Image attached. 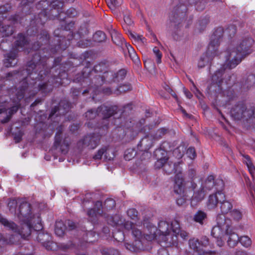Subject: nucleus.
Segmentation results:
<instances>
[{
    "label": "nucleus",
    "instance_id": "864d4df0",
    "mask_svg": "<svg viewBox=\"0 0 255 255\" xmlns=\"http://www.w3.org/2000/svg\"><path fill=\"white\" fill-rule=\"evenodd\" d=\"M135 155V152L133 149H128L126 151L124 158L126 160H130Z\"/></svg>",
    "mask_w": 255,
    "mask_h": 255
},
{
    "label": "nucleus",
    "instance_id": "680f3d73",
    "mask_svg": "<svg viewBox=\"0 0 255 255\" xmlns=\"http://www.w3.org/2000/svg\"><path fill=\"white\" fill-rule=\"evenodd\" d=\"M186 11V7L185 5H180L178 6L175 9V12L176 13H178V16L181 13V16L183 15L184 13Z\"/></svg>",
    "mask_w": 255,
    "mask_h": 255
},
{
    "label": "nucleus",
    "instance_id": "e2e57ef3",
    "mask_svg": "<svg viewBox=\"0 0 255 255\" xmlns=\"http://www.w3.org/2000/svg\"><path fill=\"white\" fill-rule=\"evenodd\" d=\"M200 243L201 244V246L204 247H206L209 246V239L206 236L203 237L201 238Z\"/></svg>",
    "mask_w": 255,
    "mask_h": 255
},
{
    "label": "nucleus",
    "instance_id": "58836bf2",
    "mask_svg": "<svg viewBox=\"0 0 255 255\" xmlns=\"http://www.w3.org/2000/svg\"><path fill=\"white\" fill-rule=\"evenodd\" d=\"M106 36L102 31H97L93 35V39L97 42H102L105 41Z\"/></svg>",
    "mask_w": 255,
    "mask_h": 255
},
{
    "label": "nucleus",
    "instance_id": "412c9836",
    "mask_svg": "<svg viewBox=\"0 0 255 255\" xmlns=\"http://www.w3.org/2000/svg\"><path fill=\"white\" fill-rule=\"evenodd\" d=\"M171 226L172 227V236H176L177 246L178 245V237L180 236L183 240H186L188 236V233L185 231H181L180 229L179 223L176 220H174L171 222Z\"/></svg>",
    "mask_w": 255,
    "mask_h": 255
},
{
    "label": "nucleus",
    "instance_id": "c03bdc74",
    "mask_svg": "<svg viewBox=\"0 0 255 255\" xmlns=\"http://www.w3.org/2000/svg\"><path fill=\"white\" fill-rule=\"evenodd\" d=\"M108 5L112 10H115L119 6L121 3V0H106Z\"/></svg>",
    "mask_w": 255,
    "mask_h": 255
},
{
    "label": "nucleus",
    "instance_id": "f3484780",
    "mask_svg": "<svg viewBox=\"0 0 255 255\" xmlns=\"http://www.w3.org/2000/svg\"><path fill=\"white\" fill-rule=\"evenodd\" d=\"M102 203L100 201L96 202L94 205V208L89 210L87 212V215L88 216L89 220L95 224L97 223L99 219L102 217Z\"/></svg>",
    "mask_w": 255,
    "mask_h": 255
},
{
    "label": "nucleus",
    "instance_id": "79ce46f5",
    "mask_svg": "<svg viewBox=\"0 0 255 255\" xmlns=\"http://www.w3.org/2000/svg\"><path fill=\"white\" fill-rule=\"evenodd\" d=\"M239 242L246 248L250 247L252 244L251 239L247 236H243L239 238Z\"/></svg>",
    "mask_w": 255,
    "mask_h": 255
},
{
    "label": "nucleus",
    "instance_id": "7ed1b4c3",
    "mask_svg": "<svg viewBox=\"0 0 255 255\" xmlns=\"http://www.w3.org/2000/svg\"><path fill=\"white\" fill-rule=\"evenodd\" d=\"M143 225L146 227V231H144L143 234H142V241L145 239L148 241L156 240L162 244L161 246L165 248L177 245L176 236H172L171 223L169 224L166 221H160L157 229L155 226L149 222L148 220L144 219Z\"/></svg>",
    "mask_w": 255,
    "mask_h": 255
},
{
    "label": "nucleus",
    "instance_id": "b1692460",
    "mask_svg": "<svg viewBox=\"0 0 255 255\" xmlns=\"http://www.w3.org/2000/svg\"><path fill=\"white\" fill-rule=\"evenodd\" d=\"M205 189L204 187H201L199 190L194 191L191 199V205L192 207L196 206L204 198Z\"/></svg>",
    "mask_w": 255,
    "mask_h": 255
},
{
    "label": "nucleus",
    "instance_id": "09e8293b",
    "mask_svg": "<svg viewBox=\"0 0 255 255\" xmlns=\"http://www.w3.org/2000/svg\"><path fill=\"white\" fill-rule=\"evenodd\" d=\"M153 52L155 55V56L156 57V62L158 64L160 63L161 62V58L162 56L161 52L160 51L159 49L156 47L153 48Z\"/></svg>",
    "mask_w": 255,
    "mask_h": 255
},
{
    "label": "nucleus",
    "instance_id": "20e7f679",
    "mask_svg": "<svg viewBox=\"0 0 255 255\" xmlns=\"http://www.w3.org/2000/svg\"><path fill=\"white\" fill-rule=\"evenodd\" d=\"M101 73L102 70L100 64L96 65L94 69L91 70L89 67H85L82 71V79L83 81L87 78L94 76L91 79V85L88 89L85 90L83 94L86 93H95L96 94L99 92V87L105 83L119 82L124 79L127 74L125 69L120 70L117 73L113 74L111 71L103 72L102 75L97 74L96 72Z\"/></svg>",
    "mask_w": 255,
    "mask_h": 255
},
{
    "label": "nucleus",
    "instance_id": "e433bc0d",
    "mask_svg": "<svg viewBox=\"0 0 255 255\" xmlns=\"http://www.w3.org/2000/svg\"><path fill=\"white\" fill-rule=\"evenodd\" d=\"M221 204V210L223 213L222 215L228 213L232 208V204L228 201H225V199L222 201Z\"/></svg>",
    "mask_w": 255,
    "mask_h": 255
},
{
    "label": "nucleus",
    "instance_id": "69168bd1",
    "mask_svg": "<svg viewBox=\"0 0 255 255\" xmlns=\"http://www.w3.org/2000/svg\"><path fill=\"white\" fill-rule=\"evenodd\" d=\"M65 225H67V227H66V228H68L69 230H73L76 227V225L75 223L70 220L67 221Z\"/></svg>",
    "mask_w": 255,
    "mask_h": 255
},
{
    "label": "nucleus",
    "instance_id": "6e6d98bb",
    "mask_svg": "<svg viewBox=\"0 0 255 255\" xmlns=\"http://www.w3.org/2000/svg\"><path fill=\"white\" fill-rule=\"evenodd\" d=\"M103 255H119V252L115 249H104L102 251Z\"/></svg>",
    "mask_w": 255,
    "mask_h": 255
},
{
    "label": "nucleus",
    "instance_id": "dca6fc26",
    "mask_svg": "<svg viewBox=\"0 0 255 255\" xmlns=\"http://www.w3.org/2000/svg\"><path fill=\"white\" fill-rule=\"evenodd\" d=\"M103 155L106 160H113L115 157V149L110 146H106L100 148L94 155L93 158L96 160H100Z\"/></svg>",
    "mask_w": 255,
    "mask_h": 255
},
{
    "label": "nucleus",
    "instance_id": "a878e982",
    "mask_svg": "<svg viewBox=\"0 0 255 255\" xmlns=\"http://www.w3.org/2000/svg\"><path fill=\"white\" fill-rule=\"evenodd\" d=\"M39 40L36 43H34L32 48L34 50H37L40 48V43L41 45L46 44L49 41V36L48 33L45 30H42L39 35H38Z\"/></svg>",
    "mask_w": 255,
    "mask_h": 255
},
{
    "label": "nucleus",
    "instance_id": "bb28decb",
    "mask_svg": "<svg viewBox=\"0 0 255 255\" xmlns=\"http://www.w3.org/2000/svg\"><path fill=\"white\" fill-rule=\"evenodd\" d=\"M111 37L113 42L118 46H123L125 45V43H127L122 35L118 31H113L111 33Z\"/></svg>",
    "mask_w": 255,
    "mask_h": 255
},
{
    "label": "nucleus",
    "instance_id": "a211bd4d",
    "mask_svg": "<svg viewBox=\"0 0 255 255\" xmlns=\"http://www.w3.org/2000/svg\"><path fill=\"white\" fill-rule=\"evenodd\" d=\"M70 108L69 103L66 100L61 101L59 106L52 109L49 115V118L52 120L54 119V116L57 117L59 115H65Z\"/></svg>",
    "mask_w": 255,
    "mask_h": 255
},
{
    "label": "nucleus",
    "instance_id": "f257e3e1",
    "mask_svg": "<svg viewBox=\"0 0 255 255\" xmlns=\"http://www.w3.org/2000/svg\"><path fill=\"white\" fill-rule=\"evenodd\" d=\"M69 44V40L66 41L64 45L59 42L54 48H52L50 50L48 56L54 54L59 49L65 50ZM45 48H43L33 55L32 59L27 63L25 70L10 72L6 74L8 80L22 79L16 93V97L13 102L14 105L9 108L8 103L6 102L7 111L8 110V115L11 117L17 111L20 106L19 103L26 93L28 94L27 98L34 96L38 91L42 93H48L52 90L54 84H62V80L67 78V74L65 72L59 73L58 77L56 78L55 82H54L55 77H49L50 69L47 65V56L41 55L45 52Z\"/></svg>",
    "mask_w": 255,
    "mask_h": 255
},
{
    "label": "nucleus",
    "instance_id": "4be33fe9",
    "mask_svg": "<svg viewBox=\"0 0 255 255\" xmlns=\"http://www.w3.org/2000/svg\"><path fill=\"white\" fill-rule=\"evenodd\" d=\"M188 244L190 249L193 251V255H204L206 252L202 249L199 240L195 238L190 239Z\"/></svg>",
    "mask_w": 255,
    "mask_h": 255
},
{
    "label": "nucleus",
    "instance_id": "f03ea898",
    "mask_svg": "<svg viewBox=\"0 0 255 255\" xmlns=\"http://www.w3.org/2000/svg\"><path fill=\"white\" fill-rule=\"evenodd\" d=\"M254 42L251 38H246L243 40L239 45L236 47L230 46L228 50L224 53L226 58L225 63L222 65L221 69L217 71L212 78V83L208 87L209 92L221 93L224 88V85H230L232 84L229 80V82L222 78L223 71L227 68L231 69L235 68L242 61V58L251 53V47Z\"/></svg>",
    "mask_w": 255,
    "mask_h": 255
},
{
    "label": "nucleus",
    "instance_id": "1a4fd4ad",
    "mask_svg": "<svg viewBox=\"0 0 255 255\" xmlns=\"http://www.w3.org/2000/svg\"><path fill=\"white\" fill-rule=\"evenodd\" d=\"M28 45H29V43L25 37L21 33L19 34L12 50L5 55V58L3 60L4 66L9 67L16 65L17 63V53L18 51L25 50L27 48Z\"/></svg>",
    "mask_w": 255,
    "mask_h": 255
},
{
    "label": "nucleus",
    "instance_id": "473e14b6",
    "mask_svg": "<svg viewBox=\"0 0 255 255\" xmlns=\"http://www.w3.org/2000/svg\"><path fill=\"white\" fill-rule=\"evenodd\" d=\"M218 0H188L190 3H195L198 10H201L204 8L205 4L207 1H216Z\"/></svg>",
    "mask_w": 255,
    "mask_h": 255
},
{
    "label": "nucleus",
    "instance_id": "8fccbe9b",
    "mask_svg": "<svg viewBox=\"0 0 255 255\" xmlns=\"http://www.w3.org/2000/svg\"><path fill=\"white\" fill-rule=\"evenodd\" d=\"M115 205V201L112 199H107L105 202V208L107 210L113 208Z\"/></svg>",
    "mask_w": 255,
    "mask_h": 255
},
{
    "label": "nucleus",
    "instance_id": "de8ad7c7",
    "mask_svg": "<svg viewBox=\"0 0 255 255\" xmlns=\"http://www.w3.org/2000/svg\"><path fill=\"white\" fill-rule=\"evenodd\" d=\"M137 211L133 208L129 209L127 211L128 216L135 221L137 219Z\"/></svg>",
    "mask_w": 255,
    "mask_h": 255
},
{
    "label": "nucleus",
    "instance_id": "72a5a7b5",
    "mask_svg": "<svg viewBox=\"0 0 255 255\" xmlns=\"http://www.w3.org/2000/svg\"><path fill=\"white\" fill-rule=\"evenodd\" d=\"M245 162L248 168L250 173L252 175L253 180H255L254 174L255 173V167L253 165L249 156L248 155L245 156Z\"/></svg>",
    "mask_w": 255,
    "mask_h": 255
},
{
    "label": "nucleus",
    "instance_id": "4d7b16f0",
    "mask_svg": "<svg viewBox=\"0 0 255 255\" xmlns=\"http://www.w3.org/2000/svg\"><path fill=\"white\" fill-rule=\"evenodd\" d=\"M248 185L250 188L252 202L255 204V185L251 183L248 184Z\"/></svg>",
    "mask_w": 255,
    "mask_h": 255
},
{
    "label": "nucleus",
    "instance_id": "5fc2aeb1",
    "mask_svg": "<svg viewBox=\"0 0 255 255\" xmlns=\"http://www.w3.org/2000/svg\"><path fill=\"white\" fill-rule=\"evenodd\" d=\"M6 101L3 98L0 99V114L6 112L8 106L6 105Z\"/></svg>",
    "mask_w": 255,
    "mask_h": 255
},
{
    "label": "nucleus",
    "instance_id": "052dcab7",
    "mask_svg": "<svg viewBox=\"0 0 255 255\" xmlns=\"http://www.w3.org/2000/svg\"><path fill=\"white\" fill-rule=\"evenodd\" d=\"M186 11V7L185 5H180L178 6L175 9V12L176 13H178V16L181 13V16L183 15L184 13Z\"/></svg>",
    "mask_w": 255,
    "mask_h": 255
},
{
    "label": "nucleus",
    "instance_id": "0e129e2a",
    "mask_svg": "<svg viewBox=\"0 0 255 255\" xmlns=\"http://www.w3.org/2000/svg\"><path fill=\"white\" fill-rule=\"evenodd\" d=\"M124 19L126 23L128 25H130L132 23V20L130 17V16L128 14L124 15Z\"/></svg>",
    "mask_w": 255,
    "mask_h": 255
},
{
    "label": "nucleus",
    "instance_id": "393cba45",
    "mask_svg": "<svg viewBox=\"0 0 255 255\" xmlns=\"http://www.w3.org/2000/svg\"><path fill=\"white\" fill-rule=\"evenodd\" d=\"M178 18V13L175 12H172L169 16L170 22L168 25V30L175 32L178 28V24L180 23Z\"/></svg>",
    "mask_w": 255,
    "mask_h": 255
},
{
    "label": "nucleus",
    "instance_id": "ea45409f",
    "mask_svg": "<svg viewBox=\"0 0 255 255\" xmlns=\"http://www.w3.org/2000/svg\"><path fill=\"white\" fill-rule=\"evenodd\" d=\"M11 8V7L10 5L8 3H6L3 5L0 6V17H1V20H3V19L6 20V16H4L3 15L6 12L9 10Z\"/></svg>",
    "mask_w": 255,
    "mask_h": 255
},
{
    "label": "nucleus",
    "instance_id": "cd10ccee",
    "mask_svg": "<svg viewBox=\"0 0 255 255\" xmlns=\"http://www.w3.org/2000/svg\"><path fill=\"white\" fill-rule=\"evenodd\" d=\"M207 218V215L205 212L202 210H198L193 215V220L196 223L203 225Z\"/></svg>",
    "mask_w": 255,
    "mask_h": 255
},
{
    "label": "nucleus",
    "instance_id": "39448f33",
    "mask_svg": "<svg viewBox=\"0 0 255 255\" xmlns=\"http://www.w3.org/2000/svg\"><path fill=\"white\" fill-rule=\"evenodd\" d=\"M166 151L161 148L156 149L155 150L154 155L157 159L154 165L155 168L163 167L164 170L168 174L172 172L176 173L174 190L177 194H181L183 193L185 187L191 188L194 190L196 184L192 181L185 182L182 173L180 170H178L179 167L176 166L175 163L167 162L168 158L166 157Z\"/></svg>",
    "mask_w": 255,
    "mask_h": 255
},
{
    "label": "nucleus",
    "instance_id": "9b49d317",
    "mask_svg": "<svg viewBox=\"0 0 255 255\" xmlns=\"http://www.w3.org/2000/svg\"><path fill=\"white\" fill-rule=\"evenodd\" d=\"M217 225L212 229L211 235L217 239L218 245L222 246L223 240L225 237V232H227L231 221L229 219H226L224 215H218L217 217Z\"/></svg>",
    "mask_w": 255,
    "mask_h": 255
},
{
    "label": "nucleus",
    "instance_id": "774afa93",
    "mask_svg": "<svg viewBox=\"0 0 255 255\" xmlns=\"http://www.w3.org/2000/svg\"><path fill=\"white\" fill-rule=\"evenodd\" d=\"M186 199L184 197H180L177 198L176 203L179 206L183 205L186 202Z\"/></svg>",
    "mask_w": 255,
    "mask_h": 255
},
{
    "label": "nucleus",
    "instance_id": "9d476101",
    "mask_svg": "<svg viewBox=\"0 0 255 255\" xmlns=\"http://www.w3.org/2000/svg\"><path fill=\"white\" fill-rule=\"evenodd\" d=\"M20 222V227H18L15 224L14 228H8V229L14 233H17L24 239H27L30 236L32 229L37 232L42 229L40 217H37L35 222L33 221H25V222Z\"/></svg>",
    "mask_w": 255,
    "mask_h": 255
},
{
    "label": "nucleus",
    "instance_id": "f8f14e48",
    "mask_svg": "<svg viewBox=\"0 0 255 255\" xmlns=\"http://www.w3.org/2000/svg\"><path fill=\"white\" fill-rule=\"evenodd\" d=\"M231 116L235 120H240L243 118H255V107L247 109L243 102L234 105L230 111Z\"/></svg>",
    "mask_w": 255,
    "mask_h": 255
},
{
    "label": "nucleus",
    "instance_id": "37998d69",
    "mask_svg": "<svg viewBox=\"0 0 255 255\" xmlns=\"http://www.w3.org/2000/svg\"><path fill=\"white\" fill-rule=\"evenodd\" d=\"M131 86L130 84H124L120 86L115 91L114 93L119 94L120 93H124L131 90Z\"/></svg>",
    "mask_w": 255,
    "mask_h": 255
},
{
    "label": "nucleus",
    "instance_id": "c9c22d12",
    "mask_svg": "<svg viewBox=\"0 0 255 255\" xmlns=\"http://www.w3.org/2000/svg\"><path fill=\"white\" fill-rule=\"evenodd\" d=\"M125 46L128 50L129 55L131 59L134 62L138 63L139 62V59L133 48L130 45L128 44L127 43H125Z\"/></svg>",
    "mask_w": 255,
    "mask_h": 255
},
{
    "label": "nucleus",
    "instance_id": "4468645a",
    "mask_svg": "<svg viewBox=\"0 0 255 255\" xmlns=\"http://www.w3.org/2000/svg\"><path fill=\"white\" fill-rule=\"evenodd\" d=\"M101 134L93 133L87 135L83 139L77 143V146L79 148L88 147L91 149L95 148L99 144L101 137L104 133H102V130H100Z\"/></svg>",
    "mask_w": 255,
    "mask_h": 255
},
{
    "label": "nucleus",
    "instance_id": "ddd939ff",
    "mask_svg": "<svg viewBox=\"0 0 255 255\" xmlns=\"http://www.w3.org/2000/svg\"><path fill=\"white\" fill-rule=\"evenodd\" d=\"M16 216L20 222L33 221L35 222L36 218L39 217L32 213L31 205L29 203L22 200L19 202Z\"/></svg>",
    "mask_w": 255,
    "mask_h": 255
},
{
    "label": "nucleus",
    "instance_id": "2f4dec72",
    "mask_svg": "<svg viewBox=\"0 0 255 255\" xmlns=\"http://www.w3.org/2000/svg\"><path fill=\"white\" fill-rule=\"evenodd\" d=\"M255 85V75L251 74L249 75L242 85L243 90L249 89Z\"/></svg>",
    "mask_w": 255,
    "mask_h": 255
},
{
    "label": "nucleus",
    "instance_id": "a19ab883",
    "mask_svg": "<svg viewBox=\"0 0 255 255\" xmlns=\"http://www.w3.org/2000/svg\"><path fill=\"white\" fill-rule=\"evenodd\" d=\"M209 21V18L206 17L200 19L196 25V27L199 29L200 31L203 30L208 24Z\"/></svg>",
    "mask_w": 255,
    "mask_h": 255
},
{
    "label": "nucleus",
    "instance_id": "f704fd0d",
    "mask_svg": "<svg viewBox=\"0 0 255 255\" xmlns=\"http://www.w3.org/2000/svg\"><path fill=\"white\" fill-rule=\"evenodd\" d=\"M234 88H229L223 91V96L226 97L227 101H230L236 98V94L234 91Z\"/></svg>",
    "mask_w": 255,
    "mask_h": 255
},
{
    "label": "nucleus",
    "instance_id": "bf43d9fd",
    "mask_svg": "<svg viewBox=\"0 0 255 255\" xmlns=\"http://www.w3.org/2000/svg\"><path fill=\"white\" fill-rule=\"evenodd\" d=\"M186 154L191 159L195 158L196 154L195 148L194 147H190L186 151Z\"/></svg>",
    "mask_w": 255,
    "mask_h": 255
},
{
    "label": "nucleus",
    "instance_id": "c85d7f7f",
    "mask_svg": "<svg viewBox=\"0 0 255 255\" xmlns=\"http://www.w3.org/2000/svg\"><path fill=\"white\" fill-rule=\"evenodd\" d=\"M66 229V225L61 221H57L55 223V233L59 237H62Z\"/></svg>",
    "mask_w": 255,
    "mask_h": 255
},
{
    "label": "nucleus",
    "instance_id": "6e6552de",
    "mask_svg": "<svg viewBox=\"0 0 255 255\" xmlns=\"http://www.w3.org/2000/svg\"><path fill=\"white\" fill-rule=\"evenodd\" d=\"M223 33L224 30L222 27H218L214 31L211 37V41L206 54L202 56L198 62L199 67H204L206 65L211 63L212 59L211 55L217 54V47L219 46Z\"/></svg>",
    "mask_w": 255,
    "mask_h": 255
},
{
    "label": "nucleus",
    "instance_id": "6ab92c4d",
    "mask_svg": "<svg viewBox=\"0 0 255 255\" xmlns=\"http://www.w3.org/2000/svg\"><path fill=\"white\" fill-rule=\"evenodd\" d=\"M225 199V194L221 191H218L215 194L209 196L207 206L209 209H213L216 207L218 203H221Z\"/></svg>",
    "mask_w": 255,
    "mask_h": 255
},
{
    "label": "nucleus",
    "instance_id": "0eeeda50",
    "mask_svg": "<svg viewBox=\"0 0 255 255\" xmlns=\"http://www.w3.org/2000/svg\"><path fill=\"white\" fill-rule=\"evenodd\" d=\"M118 107L116 106H106L102 105L97 109H91L88 110L85 114V117L87 121L95 119L96 117H100L103 118L101 125H98L97 128L100 130H102V133H105L108 128L109 123L108 119L114 115L117 112Z\"/></svg>",
    "mask_w": 255,
    "mask_h": 255
},
{
    "label": "nucleus",
    "instance_id": "603ef678",
    "mask_svg": "<svg viewBox=\"0 0 255 255\" xmlns=\"http://www.w3.org/2000/svg\"><path fill=\"white\" fill-rule=\"evenodd\" d=\"M43 246L48 251L55 250L57 248L56 244L51 242V240L45 243Z\"/></svg>",
    "mask_w": 255,
    "mask_h": 255
},
{
    "label": "nucleus",
    "instance_id": "13d9d810",
    "mask_svg": "<svg viewBox=\"0 0 255 255\" xmlns=\"http://www.w3.org/2000/svg\"><path fill=\"white\" fill-rule=\"evenodd\" d=\"M113 236L114 238L118 242H121L124 240V233L121 231H118L117 232L113 233Z\"/></svg>",
    "mask_w": 255,
    "mask_h": 255
},
{
    "label": "nucleus",
    "instance_id": "3c124183",
    "mask_svg": "<svg viewBox=\"0 0 255 255\" xmlns=\"http://www.w3.org/2000/svg\"><path fill=\"white\" fill-rule=\"evenodd\" d=\"M232 217L235 220L238 221L242 218V214L241 212L238 210H234L230 212Z\"/></svg>",
    "mask_w": 255,
    "mask_h": 255
},
{
    "label": "nucleus",
    "instance_id": "2eb2a0df",
    "mask_svg": "<svg viewBox=\"0 0 255 255\" xmlns=\"http://www.w3.org/2000/svg\"><path fill=\"white\" fill-rule=\"evenodd\" d=\"M57 129L54 145L56 149H59L62 154H65L69 150L70 140L67 137L63 138L62 134L63 128L61 125L58 127Z\"/></svg>",
    "mask_w": 255,
    "mask_h": 255
},
{
    "label": "nucleus",
    "instance_id": "423d86ee",
    "mask_svg": "<svg viewBox=\"0 0 255 255\" xmlns=\"http://www.w3.org/2000/svg\"><path fill=\"white\" fill-rule=\"evenodd\" d=\"M108 224L113 227L119 228V229H125L127 230H131L132 234L135 239L134 243L132 244L126 243L125 246L126 249L131 252H137L143 249L141 239L142 238V232L136 226V223L126 221L119 215L108 216L105 217Z\"/></svg>",
    "mask_w": 255,
    "mask_h": 255
},
{
    "label": "nucleus",
    "instance_id": "aec40b11",
    "mask_svg": "<svg viewBox=\"0 0 255 255\" xmlns=\"http://www.w3.org/2000/svg\"><path fill=\"white\" fill-rule=\"evenodd\" d=\"M224 240H227V243L230 247H234L237 245L239 242V237L230 226L227 232H225V237Z\"/></svg>",
    "mask_w": 255,
    "mask_h": 255
},
{
    "label": "nucleus",
    "instance_id": "5701e85b",
    "mask_svg": "<svg viewBox=\"0 0 255 255\" xmlns=\"http://www.w3.org/2000/svg\"><path fill=\"white\" fill-rule=\"evenodd\" d=\"M153 143V138L149 135H146L142 138L137 145L138 150L146 151L152 146Z\"/></svg>",
    "mask_w": 255,
    "mask_h": 255
},
{
    "label": "nucleus",
    "instance_id": "49530a36",
    "mask_svg": "<svg viewBox=\"0 0 255 255\" xmlns=\"http://www.w3.org/2000/svg\"><path fill=\"white\" fill-rule=\"evenodd\" d=\"M0 223L5 227L8 228H14L15 223L12 222H9L5 218H3L0 215Z\"/></svg>",
    "mask_w": 255,
    "mask_h": 255
},
{
    "label": "nucleus",
    "instance_id": "338daca9",
    "mask_svg": "<svg viewBox=\"0 0 255 255\" xmlns=\"http://www.w3.org/2000/svg\"><path fill=\"white\" fill-rule=\"evenodd\" d=\"M35 0H22L21 1V4L23 6V9L26 7V6H29L30 3L34 2Z\"/></svg>",
    "mask_w": 255,
    "mask_h": 255
},
{
    "label": "nucleus",
    "instance_id": "c756f323",
    "mask_svg": "<svg viewBox=\"0 0 255 255\" xmlns=\"http://www.w3.org/2000/svg\"><path fill=\"white\" fill-rule=\"evenodd\" d=\"M37 234L36 239L38 242H40L42 245L45 243L51 240V237L48 233H44L42 231L36 232Z\"/></svg>",
    "mask_w": 255,
    "mask_h": 255
},
{
    "label": "nucleus",
    "instance_id": "7c9ffc66",
    "mask_svg": "<svg viewBox=\"0 0 255 255\" xmlns=\"http://www.w3.org/2000/svg\"><path fill=\"white\" fill-rule=\"evenodd\" d=\"M20 200H17L14 199H10L7 203V207L11 214L16 216L17 212V206L19 205Z\"/></svg>",
    "mask_w": 255,
    "mask_h": 255
},
{
    "label": "nucleus",
    "instance_id": "4c0bfd02",
    "mask_svg": "<svg viewBox=\"0 0 255 255\" xmlns=\"http://www.w3.org/2000/svg\"><path fill=\"white\" fill-rule=\"evenodd\" d=\"M186 150V148L184 145H180L174 150L173 154L177 158L179 159L183 157Z\"/></svg>",
    "mask_w": 255,
    "mask_h": 255
},
{
    "label": "nucleus",
    "instance_id": "a18cd8bd",
    "mask_svg": "<svg viewBox=\"0 0 255 255\" xmlns=\"http://www.w3.org/2000/svg\"><path fill=\"white\" fill-rule=\"evenodd\" d=\"M214 177L213 175H210L205 181V185L203 187H204L205 189L206 188V189L210 190L211 188L214 186Z\"/></svg>",
    "mask_w": 255,
    "mask_h": 255
}]
</instances>
